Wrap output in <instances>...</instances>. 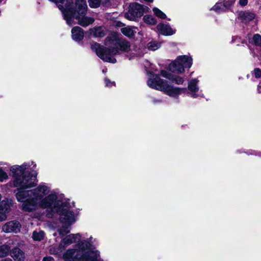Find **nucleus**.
Instances as JSON below:
<instances>
[{
	"instance_id": "a19ab883",
	"label": "nucleus",
	"mask_w": 261,
	"mask_h": 261,
	"mask_svg": "<svg viewBox=\"0 0 261 261\" xmlns=\"http://www.w3.org/2000/svg\"><path fill=\"white\" fill-rule=\"evenodd\" d=\"M156 101H158V102H161V101H160V100H157Z\"/></svg>"
},
{
	"instance_id": "4c0bfd02",
	"label": "nucleus",
	"mask_w": 261,
	"mask_h": 261,
	"mask_svg": "<svg viewBox=\"0 0 261 261\" xmlns=\"http://www.w3.org/2000/svg\"><path fill=\"white\" fill-rule=\"evenodd\" d=\"M258 90L259 92H261V86L258 87Z\"/></svg>"
},
{
	"instance_id": "bb28decb",
	"label": "nucleus",
	"mask_w": 261,
	"mask_h": 261,
	"mask_svg": "<svg viewBox=\"0 0 261 261\" xmlns=\"http://www.w3.org/2000/svg\"><path fill=\"white\" fill-rule=\"evenodd\" d=\"M253 41L256 45L261 47V36L259 34H255L253 37Z\"/></svg>"
},
{
	"instance_id": "9b49d317",
	"label": "nucleus",
	"mask_w": 261,
	"mask_h": 261,
	"mask_svg": "<svg viewBox=\"0 0 261 261\" xmlns=\"http://www.w3.org/2000/svg\"><path fill=\"white\" fill-rule=\"evenodd\" d=\"M161 75L178 85L182 84L184 81L182 77L173 74L167 71L162 70L161 72Z\"/></svg>"
},
{
	"instance_id": "dca6fc26",
	"label": "nucleus",
	"mask_w": 261,
	"mask_h": 261,
	"mask_svg": "<svg viewBox=\"0 0 261 261\" xmlns=\"http://www.w3.org/2000/svg\"><path fill=\"white\" fill-rule=\"evenodd\" d=\"M71 33L72 39L76 41L81 40L84 37L83 30L79 27H75L72 28Z\"/></svg>"
},
{
	"instance_id": "a211bd4d",
	"label": "nucleus",
	"mask_w": 261,
	"mask_h": 261,
	"mask_svg": "<svg viewBox=\"0 0 261 261\" xmlns=\"http://www.w3.org/2000/svg\"><path fill=\"white\" fill-rule=\"evenodd\" d=\"M120 31L124 36L128 38H132L135 35V31L133 28L128 26L121 28Z\"/></svg>"
},
{
	"instance_id": "cd10ccee",
	"label": "nucleus",
	"mask_w": 261,
	"mask_h": 261,
	"mask_svg": "<svg viewBox=\"0 0 261 261\" xmlns=\"http://www.w3.org/2000/svg\"><path fill=\"white\" fill-rule=\"evenodd\" d=\"M88 2L89 6L93 8L98 7L101 3L100 0H89Z\"/></svg>"
},
{
	"instance_id": "0eeeda50",
	"label": "nucleus",
	"mask_w": 261,
	"mask_h": 261,
	"mask_svg": "<svg viewBox=\"0 0 261 261\" xmlns=\"http://www.w3.org/2000/svg\"><path fill=\"white\" fill-rule=\"evenodd\" d=\"M192 64V59L188 56H179L169 65V69L173 72L181 73L185 68H190Z\"/></svg>"
},
{
	"instance_id": "c9c22d12",
	"label": "nucleus",
	"mask_w": 261,
	"mask_h": 261,
	"mask_svg": "<svg viewBox=\"0 0 261 261\" xmlns=\"http://www.w3.org/2000/svg\"><path fill=\"white\" fill-rule=\"evenodd\" d=\"M116 25L119 27H122L123 25V24L121 22H118L116 23Z\"/></svg>"
},
{
	"instance_id": "1a4fd4ad",
	"label": "nucleus",
	"mask_w": 261,
	"mask_h": 261,
	"mask_svg": "<svg viewBox=\"0 0 261 261\" xmlns=\"http://www.w3.org/2000/svg\"><path fill=\"white\" fill-rule=\"evenodd\" d=\"M81 239V235L80 233L70 234L62 239L60 243V247L63 248V250H65L68 246L76 242L77 240L80 241Z\"/></svg>"
},
{
	"instance_id": "5701e85b",
	"label": "nucleus",
	"mask_w": 261,
	"mask_h": 261,
	"mask_svg": "<svg viewBox=\"0 0 261 261\" xmlns=\"http://www.w3.org/2000/svg\"><path fill=\"white\" fill-rule=\"evenodd\" d=\"M143 20L145 22L150 24H155L156 23V19L150 15H145Z\"/></svg>"
},
{
	"instance_id": "6ab92c4d",
	"label": "nucleus",
	"mask_w": 261,
	"mask_h": 261,
	"mask_svg": "<svg viewBox=\"0 0 261 261\" xmlns=\"http://www.w3.org/2000/svg\"><path fill=\"white\" fill-rule=\"evenodd\" d=\"M10 252V247L7 244H3L0 246V257H5Z\"/></svg>"
},
{
	"instance_id": "f03ea898",
	"label": "nucleus",
	"mask_w": 261,
	"mask_h": 261,
	"mask_svg": "<svg viewBox=\"0 0 261 261\" xmlns=\"http://www.w3.org/2000/svg\"><path fill=\"white\" fill-rule=\"evenodd\" d=\"M105 44L108 47L95 43L91 45V49L103 61L115 63L116 60L113 56L119 54V51H127L130 49V43L125 39H121L119 34L117 33H112L105 39Z\"/></svg>"
},
{
	"instance_id": "f704fd0d",
	"label": "nucleus",
	"mask_w": 261,
	"mask_h": 261,
	"mask_svg": "<svg viewBox=\"0 0 261 261\" xmlns=\"http://www.w3.org/2000/svg\"><path fill=\"white\" fill-rule=\"evenodd\" d=\"M53 257L51 256H46L43 258L42 261H53Z\"/></svg>"
},
{
	"instance_id": "2eb2a0df",
	"label": "nucleus",
	"mask_w": 261,
	"mask_h": 261,
	"mask_svg": "<svg viewBox=\"0 0 261 261\" xmlns=\"http://www.w3.org/2000/svg\"><path fill=\"white\" fill-rule=\"evenodd\" d=\"M89 31L90 35L95 37H103L106 35V30L102 27H95Z\"/></svg>"
},
{
	"instance_id": "4468645a",
	"label": "nucleus",
	"mask_w": 261,
	"mask_h": 261,
	"mask_svg": "<svg viewBox=\"0 0 261 261\" xmlns=\"http://www.w3.org/2000/svg\"><path fill=\"white\" fill-rule=\"evenodd\" d=\"M239 17L243 22L246 23L253 20L255 17V14L251 12L242 11L239 12Z\"/></svg>"
},
{
	"instance_id": "9d476101",
	"label": "nucleus",
	"mask_w": 261,
	"mask_h": 261,
	"mask_svg": "<svg viewBox=\"0 0 261 261\" xmlns=\"http://www.w3.org/2000/svg\"><path fill=\"white\" fill-rule=\"evenodd\" d=\"M21 225L17 221H11L6 223L3 226V230L7 233H17L20 231Z\"/></svg>"
},
{
	"instance_id": "7c9ffc66",
	"label": "nucleus",
	"mask_w": 261,
	"mask_h": 261,
	"mask_svg": "<svg viewBox=\"0 0 261 261\" xmlns=\"http://www.w3.org/2000/svg\"><path fill=\"white\" fill-rule=\"evenodd\" d=\"M253 74L256 78H259L261 77V70L258 68H256L253 71Z\"/></svg>"
},
{
	"instance_id": "79ce46f5",
	"label": "nucleus",
	"mask_w": 261,
	"mask_h": 261,
	"mask_svg": "<svg viewBox=\"0 0 261 261\" xmlns=\"http://www.w3.org/2000/svg\"><path fill=\"white\" fill-rule=\"evenodd\" d=\"M1 3V0H0V3Z\"/></svg>"
},
{
	"instance_id": "72a5a7b5",
	"label": "nucleus",
	"mask_w": 261,
	"mask_h": 261,
	"mask_svg": "<svg viewBox=\"0 0 261 261\" xmlns=\"http://www.w3.org/2000/svg\"><path fill=\"white\" fill-rule=\"evenodd\" d=\"M239 3L241 6H245L248 4V0H239Z\"/></svg>"
},
{
	"instance_id": "58836bf2",
	"label": "nucleus",
	"mask_w": 261,
	"mask_h": 261,
	"mask_svg": "<svg viewBox=\"0 0 261 261\" xmlns=\"http://www.w3.org/2000/svg\"><path fill=\"white\" fill-rule=\"evenodd\" d=\"M107 69H103L102 70V72H103V73L106 72H107Z\"/></svg>"
},
{
	"instance_id": "c85d7f7f",
	"label": "nucleus",
	"mask_w": 261,
	"mask_h": 261,
	"mask_svg": "<svg viewBox=\"0 0 261 261\" xmlns=\"http://www.w3.org/2000/svg\"><path fill=\"white\" fill-rule=\"evenodd\" d=\"M8 178V174L6 172H4L3 170L0 169V181L4 182Z\"/></svg>"
},
{
	"instance_id": "c756f323",
	"label": "nucleus",
	"mask_w": 261,
	"mask_h": 261,
	"mask_svg": "<svg viewBox=\"0 0 261 261\" xmlns=\"http://www.w3.org/2000/svg\"><path fill=\"white\" fill-rule=\"evenodd\" d=\"M235 0H224L223 2V5L225 8H229L233 5L234 3Z\"/></svg>"
},
{
	"instance_id": "f257e3e1",
	"label": "nucleus",
	"mask_w": 261,
	"mask_h": 261,
	"mask_svg": "<svg viewBox=\"0 0 261 261\" xmlns=\"http://www.w3.org/2000/svg\"><path fill=\"white\" fill-rule=\"evenodd\" d=\"M27 164L13 166L11 167L10 174L13 177V186L18 188L16 194L17 200L23 202L22 208L25 212H33L39 208H46L57 198V195L50 193V188L45 183L30 190L37 184V173H29L27 171Z\"/></svg>"
},
{
	"instance_id": "ddd939ff",
	"label": "nucleus",
	"mask_w": 261,
	"mask_h": 261,
	"mask_svg": "<svg viewBox=\"0 0 261 261\" xmlns=\"http://www.w3.org/2000/svg\"><path fill=\"white\" fill-rule=\"evenodd\" d=\"M156 28L160 33L164 35H172L175 33V30L172 29L168 24L160 23Z\"/></svg>"
},
{
	"instance_id": "f3484780",
	"label": "nucleus",
	"mask_w": 261,
	"mask_h": 261,
	"mask_svg": "<svg viewBox=\"0 0 261 261\" xmlns=\"http://www.w3.org/2000/svg\"><path fill=\"white\" fill-rule=\"evenodd\" d=\"M11 256L14 260L21 261L24 258V252L19 248H14L10 251Z\"/></svg>"
},
{
	"instance_id": "39448f33",
	"label": "nucleus",
	"mask_w": 261,
	"mask_h": 261,
	"mask_svg": "<svg viewBox=\"0 0 261 261\" xmlns=\"http://www.w3.org/2000/svg\"><path fill=\"white\" fill-rule=\"evenodd\" d=\"M57 199L46 208H50L52 212L58 213L61 222L65 225L70 226L75 221L74 213L70 210L67 203Z\"/></svg>"
},
{
	"instance_id": "aec40b11",
	"label": "nucleus",
	"mask_w": 261,
	"mask_h": 261,
	"mask_svg": "<svg viewBox=\"0 0 261 261\" xmlns=\"http://www.w3.org/2000/svg\"><path fill=\"white\" fill-rule=\"evenodd\" d=\"M44 232L42 230L34 231L33 233L32 238L34 240L40 241L44 239Z\"/></svg>"
},
{
	"instance_id": "473e14b6",
	"label": "nucleus",
	"mask_w": 261,
	"mask_h": 261,
	"mask_svg": "<svg viewBox=\"0 0 261 261\" xmlns=\"http://www.w3.org/2000/svg\"><path fill=\"white\" fill-rule=\"evenodd\" d=\"M7 218V215L5 213H2L1 211H0V221H4Z\"/></svg>"
},
{
	"instance_id": "b1692460",
	"label": "nucleus",
	"mask_w": 261,
	"mask_h": 261,
	"mask_svg": "<svg viewBox=\"0 0 261 261\" xmlns=\"http://www.w3.org/2000/svg\"><path fill=\"white\" fill-rule=\"evenodd\" d=\"M69 226L65 225L61 227L59 229V233L60 235L65 236L66 234L69 233L70 232V229Z\"/></svg>"
},
{
	"instance_id": "a878e982",
	"label": "nucleus",
	"mask_w": 261,
	"mask_h": 261,
	"mask_svg": "<svg viewBox=\"0 0 261 261\" xmlns=\"http://www.w3.org/2000/svg\"><path fill=\"white\" fill-rule=\"evenodd\" d=\"M224 7L223 5V3H217L212 8V9H213L214 11H215L217 12H220L221 11H223L224 10Z\"/></svg>"
},
{
	"instance_id": "f8f14e48",
	"label": "nucleus",
	"mask_w": 261,
	"mask_h": 261,
	"mask_svg": "<svg viewBox=\"0 0 261 261\" xmlns=\"http://www.w3.org/2000/svg\"><path fill=\"white\" fill-rule=\"evenodd\" d=\"M198 80L194 79L191 80L188 84V89L191 92V96L193 98H197L199 96V94H196L199 90L198 86Z\"/></svg>"
},
{
	"instance_id": "ea45409f",
	"label": "nucleus",
	"mask_w": 261,
	"mask_h": 261,
	"mask_svg": "<svg viewBox=\"0 0 261 261\" xmlns=\"http://www.w3.org/2000/svg\"><path fill=\"white\" fill-rule=\"evenodd\" d=\"M145 1L146 2H153V0H145Z\"/></svg>"
},
{
	"instance_id": "412c9836",
	"label": "nucleus",
	"mask_w": 261,
	"mask_h": 261,
	"mask_svg": "<svg viewBox=\"0 0 261 261\" xmlns=\"http://www.w3.org/2000/svg\"><path fill=\"white\" fill-rule=\"evenodd\" d=\"M64 251L63 248L60 247V244L57 247L51 246L49 248V252L52 254H60Z\"/></svg>"
},
{
	"instance_id": "423d86ee",
	"label": "nucleus",
	"mask_w": 261,
	"mask_h": 261,
	"mask_svg": "<svg viewBox=\"0 0 261 261\" xmlns=\"http://www.w3.org/2000/svg\"><path fill=\"white\" fill-rule=\"evenodd\" d=\"M147 85L150 88L164 91L167 95L175 97L185 91V89H181L168 84L167 82L161 79L156 75L154 79H149L147 81Z\"/></svg>"
},
{
	"instance_id": "2f4dec72",
	"label": "nucleus",
	"mask_w": 261,
	"mask_h": 261,
	"mask_svg": "<svg viewBox=\"0 0 261 261\" xmlns=\"http://www.w3.org/2000/svg\"><path fill=\"white\" fill-rule=\"evenodd\" d=\"M106 86L107 87H111L113 85H115L114 82H111L109 79L106 78L105 80Z\"/></svg>"
},
{
	"instance_id": "6e6552de",
	"label": "nucleus",
	"mask_w": 261,
	"mask_h": 261,
	"mask_svg": "<svg viewBox=\"0 0 261 261\" xmlns=\"http://www.w3.org/2000/svg\"><path fill=\"white\" fill-rule=\"evenodd\" d=\"M148 9L138 3H132L129 5L128 12L125 14V17L129 20H133L135 17H141L145 10Z\"/></svg>"
},
{
	"instance_id": "20e7f679",
	"label": "nucleus",
	"mask_w": 261,
	"mask_h": 261,
	"mask_svg": "<svg viewBox=\"0 0 261 261\" xmlns=\"http://www.w3.org/2000/svg\"><path fill=\"white\" fill-rule=\"evenodd\" d=\"M91 243L82 241L74 248L65 251L62 255L65 261H97L99 254L97 251L91 250Z\"/></svg>"
},
{
	"instance_id": "e433bc0d",
	"label": "nucleus",
	"mask_w": 261,
	"mask_h": 261,
	"mask_svg": "<svg viewBox=\"0 0 261 261\" xmlns=\"http://www.w3.org/2000/svg\"><path fill=\"white\" fill-rule=\"evenodd\" d=\"M1 261H12V260L10 258H6L2 259Z\"/></svg>"
},
{
	"instance_id": "7ed1b4c3",
	"label": "nucleus",
	"mask_w": 261,
	"mask_h": 261,
	"mask_svg": "<svg viewBox=\"0 0 261 261\" xmlns=\"http://www.w3.org/2000/svg\"><path fill=\"white\" fill-rule=\"evenodd\" d=\"M75 8L65 5V7L59 5V9L62 12L64 19L68 25L74 23L75 19L77 20V23L80 25L86 27L94 22L92 17L86 16L88 6L86 0H74Z\"/></svg>"
},
{
	"instance_id": "393cba45",
	"label": "nucleus",
	"mask_w": 261,
	"mask_h": 261,
	"mask_svg": "<svg viewBox=\"0 0 261 261\" xmlns=\"http://www.w3.org/2000/svg\"><path fill=\"white\" fill-rule=\"evenodd\" d=\"M153 12L157 17L161 19H165L166 17L165 14L157 8H154L153 9Z\"/></svg>"
},
{
	"instance_id": "4be33fe9",
	"label": "nucleus",
	"mask_w": 261,
	"mask_h": 261,
	"mask_svg": "<svg viewBox=\"0 0 261 261\" xmlns=\"http://www.w3.org/2000/svg\"><path fill=\"white\" fill-rule=\"evenodd\" d=\"M161 46V43L156 41H151L147 44L148 49L151 50H155Z\"/></svg>"
}]
</instances>
